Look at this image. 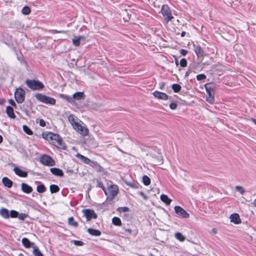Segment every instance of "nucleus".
I'll use <instances>...</instances> for the list:
<instances>
[{
  "mask_svg": "<svg viewBox=\"0 0 256 256\" xmlns=\"http://www.w3.org/2000/svg\"><path fill=\"white\" fill-rule=\"evenodd\" d=\"M43 138H50L54 144L60 148H63L64 144L62 138L58 134L49 132L47 134H42Z\"/></svg>",
  "mask_w": 256,
  "mask_h": 256,
  "instance_id": "f257e3e1",
  "label": "nucleus"
},
{
  "mask_svg": "<svg viewBox=\"0 0 256 256\" xmlns=\"http://www.w3.org/2000/svg\"><path fill=\"white\" fill-rule=\"evenodd\" d=\"M119 192V189L118 186L116 184L108 185V188L104 190L105 194L108 198L110 200L114 198Z\"/></svg>",
  "mask_w": 256,
  "mask_h": 256,
  "instance_id": "f03ea898",
  "label": "nucleus"
},
{
  "mask_svg": "<svg viewBox=\"0 0 256 256\" xmlns=\"http://www.w3.org/2000/svg\"><path fill=\"white\" fill-rule=\"evenodd\" d=\"M35 98L38 101L46 104L54 105L56 102V100L54 98L40 93L36 94Z\"/></svg>",
  "mask_w": 256,
  "mask_h": 256,
  "instance_id": "7ed1b4c3",
  "label": "nucleus"
},
{
  "mask_svg": "<svg viewBox=\"0 0 256 256\" xmlns=\"http://www.w3.org/2000/svg\"><path fill=\"white\" fill-rule=\"evenodd\" d=\"M26 84L32 90H40L44 88V85L41 82L34 80H26Z\"/></svg>",
  "mask_w": 256,
  "mask_h": 256,
  "instance_id": "20e7f679",
  "label": "nucleus"
},
{
  "mask_svg": "<svg viewBox=\"0 0 256 256\" xmlns=\"http://www.w3.org/2000/svg\"><path fill=\"white\" fill-rule=\"evenodd\" d=\"M78 133L83 136H86L88 134V130L86 126L80 120H79V123L74 128H73Z\"/></svg>",
  "mask_w": 256,
  "mask_h": 256,
  "instance_id": "39448f33",
  "label": "nucleus"
},
{
  "mask_svg": "<svg viewBox=\"0 0 256 256\" xmlns=\"http://www.w3.org/2000/svg\"><path fill=\"white\" fill-rule=\"evenodd\" d=\"M40 162L46 166H52L55 165V161L50 156L47 154H43L40 157Z\"/></svg>",
  "mask_w": 256,
  "mask_h": 256,
  "instance_id": "423d86ee",
  "label": "nucleus"
},
{
  "mask_svg": "<svg viewBox=\"0 0 256 256\" xmlns=\"http://www.w3.org/2000/svg\"><path fill=\"white\" fill-rule=\"evenodd\" d=\"M14 98L18 104L22 103L25 98V92L21 88H18L14 92Z\"/></svg>",
  "mask_w": 256,
  "mask_h": 256,
  "instance_id": "0eeeda50",
  "label": "nucleus"
},
{
  "mask_svg": "<svg viewBox=\"0 0 256 256\" xmlns=\"http://www.w3.org/2000/svg\"><path fill=\"white\" fill-rule=\"evenodd\" d=\"M161 13L164 18L167 22L172 20L174 18L172 16L170 10L167 5H163L161 9Z\"/></svg>",
  "mask_w": 256,
  "mask_h": 256,
  "instance_id": "6e6552de",
  "label": "nucleus"
},
{
  "mask_svg": "<svg viewBox=\"0 0 256 256\" xmlns=\"http://www.w3.org/2000/svg\"><path fill=\"white\" fill-rule=\"evenodd\" d=\"M82 212L86 218L87 221H90L92 218L96 219L98 217L96 213L92 210L84 209L82 210Z\"/></svg>",
  "mask_w": 256,
  "mask_h": 256,
  "instance_id": "1a4fd4ad",
  "label": "nucleus"
},
{
  "mask_svg": "<svg viewBox=\"0 0 256 256\" xmlns=\"http://www.w3.org/2000/svg\"><path fill=\"white\" fill-rule=\"evenodd\" d=\"M176 213L184 218H188L190 214L182 207L176 206L174 208Z\"/></svg>",
  "mask_w": 256,
  "mask_h": 256,
  "instance_id": "9d476101",
  "label": "nucleus"
},
{
  "mask_svg": "<svg viewBox=\"0 0 256 256\" xmlns=\"http://www.w3.org/2000/svg\"><path fill=\"white\" fill-rule=\"evenodd\" d=\"M76 156L79 158L80 160L82 162H84V164H90L92 166H93V164H96V163L94 162H92L90 160L89 158H88L80 154H76Z\"/></svg>",
  "mask_w": 256,
  "mask_h": 256,
  "instance_id": "9b49d317",
  "label": "nucleus"
},
{
  "mask_svg": "<svg viewBox=\"0 0 256 256\" xmlns=\"http://www.w3.org/2000/svg\"><path fill=\"white\" fill-rule=\"evenodd\" d=\"M153 95L156 98L162 100H166L168 98V96L166 94L157 90L153 92Z\"/></svg>",
  "mask_w": 256,
  "mask_h": 256,
  "instance_id": "f8f14e48",
  "label": "nucleus"
},
{
  "mask_svg": "<svg viewBox=\"0 0 256 256\" xmlns=\"http://www.w3.org/2000/svg\"><path fill=\"white\" fill-rule=\"evenodd\" d=\"M85 38L84 36H74L72 40V44L76 46H80L82 42L84 43Z\"/></svg>",
  "mask_w": 256,
  "mask_h": 256,
  "instance_id": "ddd939ff",
  "label": "nucleus"
},
{
  "mask_svg": "<svg viewBox=\"0 0 256 256\" xmlns=\"http://www.w3.org/2000/svg\"><path fill=\"white\" fill-rule=\"evenodd\" d=\"M68 120L73 128L76 126L79 123V120H78V118L74 114H70L68 116Z\"/></svg>",
  "mask_w": 256,
  "mask_h": 256,
  "instance_id": "4468645a",
  "label": "nucleus"
},
{
  "mask_svg": "<svg viewBox=\"0 0 256 256\" xmlns=\"http://www.w3.org/2000/svg\"><path fill=\"white\" fill-rule=\"evenodd\" d=\"M14 171L16 175L20 177L26 178L28 176V173L26 172L23 171L18 168H14Z\"/></svg>",
  "mask_w": 256,
  "mask_h": 256,
  "instance_id": "2eb2a0df",
  "label": "nucleus"
},
{
  "mask_svg": "<svg viewBox=\"0 0 256 256\" xmlns=\"http://www.w3.org/2000/svg\"><path fill=\"white\" fill-rule=\"evenodd\" d=\"M230 221L236 224H239L241 222L240 216L237 214H233L230 216Z\"/></svg>",
  "mask_w": 256,
  "mask_h": 256,
  "instance_id": "dca6fc26",
  "label": "nucleus"
},
{
  "mask_svg": "<svg viewBox=\"0 0 256 256\" xmlns=\"http://www.w3.org/2000/svg\"><path fill=\"white\" fill-rule=\"evenodd\" d=\"M50 172L54 176H62L64 175V172L60 168H51L50 169Z\"/></svg>",
  "mask_w": 256,
  "mask_h": 256,
  "instance_id": "f3484780",
  "label": "nucleus"
},
{
  "mask_svg": "<svg viewBox=\"0 0 256 256\" xmlns=\"http://www.w3.org/2000/svg\"><path fill=\"white\" fill-rule=\"evenodd\" d=\"M22 190L25 193L30 194L32 192V188L26 183L22 184Z\"/></svg>",
  "mask_w": 256,
  "mask_h": 256,
  "instance_id": "a211bd4d",
  "label": "nucleus"
},
{
  "mask_svg": "<svg viewBox=\"0 0 256 256\" xmlns=\"http://www.w3.org/2000/svg\"><path fill=\"white\" fill-rule=\"evenodd\" d=\"M2 182L5 186L10 188L12 186L13 182L7 177H4L2 178Z\"/></svg>",
  "mask_w": 256,
  "mask_h": 256,
  "instance_id": "6ab92c4d",
  "label": "nucleus"
},
{
  "mask_svg": "<svg viewBox=\"0 0 256 256\" xmlns=\"http://www.w3.org/2000/svg\"><path fill=\"white\" fill-rule=\"evenodd\" d=\"M85 98V95L83 92H76L74 93L72 98H73V100L74 101V100H80L82 99H84Z\"/></svg>",
  "mask_w": 256,
  "mask_h": 256,
  "instance_id": "aec40b11",
  "label": "nucleus"
},
{
  "mask_svg": "<svg viewBox=\"0 0 256 256\" xmlns=\"http://www.w3.org/2000/svg\"><path fill=\"white\" fill-rule=\"evenodd\" d=\"M205 88L208 94H214V86L212 84H205Z\"/></svg>",
  "mask_w": 256,
  "mask_h": 256,
  "instance_id": "412c9836",
  "label": "nucleus"
},
{
  "mask_svg": "<svg viewBox=\"0 0 256 256\" xmlns=\"http://www.w3.org/2000/svg\"><path fill=\"white\" fill-rule=\"evenodd\" d=\"M88 232L92 236H99L101 235V232L98 230L90 228L88 230Z\"/></svg>",
  "mask_w": 256,
  "mask_h": 256,
  "instance_id": "4be33fe9",
  "label": "nucleus"
},
{
  "mask_svg": "<svg viewBox=\"0 0 256 256\" xmlns=\"http://www.w3.org/2000/svg\"><path fill=\"white\" fill-rule=\"evenodd\" d=\"M6 112L8 116L12 118H14L16 117V116L14 112V110L12 107L10 106H8L6 108Z\"/></svg>",
  "mask_w": 256,
  "mask_h": 256,
  "instance_id": "5701e85b",
  "label": "nucleus"
},
{
  "mask_svg": "<svg viewBox=\"0 0 256 256\" xmlns=\"http://www.w3.org/2000/svg\"><path fill=\"white\" fill-rule=\"evenodd\" d=\"M0 214L4 218H10V214L8 210L5 208H2L0 210Z\"/></svg>",
  "mask_w": 256,
  "mask_h": 256,
  "instance_id": "b1692460",
  "label": "nucleus"
},
{
  "mask_svg": "<svg viewBox=\"0 0 256 256\" xmlns=\"http://www.w3.org/2000/svg\"><path fill=\"white\" fill-rule=\"evenodd\" d=\"M160 198L161 200L165 203L166 205H170L172 202V200L169 198L168 197L166 194H162Z\"/></svg>",
  "mask_w": 256,
  "mask_h": 256,
  "instance_id": "393cba45",
  "label": "nucleus"
},
{
  "mask_svg": "<svg viewBox=\"0 0 256 256\" xmlns=\"http://www.w3.org/2000/svg\"><path fill=\"white\" fill-rule=\"evenodd\" d=\"M194 52L198 57H202L204 56V51L200 46H196L194 48Z\"/></svg>",
  "mask_w": 256,
  "mask_h": 256,
  "instance_id": "a878e982",
  "label": "nucleus"
},
{
  "mask_svg": "<svg viewBox=\"0 0 256 256\" xmlns=\"http://www.w3.org/2000/svg\"><path fill=\"white\" fill-rule=\"evenodd\" d=\"M22 242L24 246L26 248L30 247L31 242L27 238H24L22 239Z\"/></svg>",
  "mask_w": 256,
  "mask_h": 256,
  "instance_id": "bb28decb",
  "label": "nucleus"
},
{
  "mask_svg": "<svg viewBox=\"0 0 256 256\" xmlns=\"http://www.w3.org/2000/svg\"><path fill=\"white\" fill-rule=\"evenodd\" d=\"M50 190L51 193H56L60 190L59 187L55 184H52L50 186Z\"/></svg>",
  "mask_w": 256,
  "mask_h": 256,
  "instance_id": "cd10ccee",
  "label": "nucleus"
},
{
  "mask_svg": "<svg viewBox=\"0 0 256 256\" xmlns=\"http://www.w3.org/2000/svg\"><path fill=\"white\" fill-rule=\"evenodd\" d=\"M175 237L176 238L180 240V242H184L185 239H186V238L184 237V236L182 234H181L180 232H176L175 234Z\"/></svg>",
  "mask_w": 256,
  "mask_h": 256,
  "instance_id": "c85d7f7f",
  "label": "nucleus"
},
{
  "mask_svg": "<svg viewBox=\"0 0 256 256\" xmlns=\"http://www.w3.org/2000/svg\"><path fill=\"white\" fill-rule=\"evenodd\" d=\"M172 88L175 92H178L180 90L182 87L180 84H174L172 85Z\"/></svg>",
  "mask_w": 256,
  "mask_h": 256,
  "instance_id": "c756f323",
  "label": "nucleus"
},
{
  "mask_svg": "<svg viewBox=\"0 0 256 256\" xmlns=\"http://www.w3.org/2000/svg\"><path fill=\"white\" fill-rule=\"evenodd\" d=\"M60 96L62 98L66 100L68 102H70L71 104L74 102V100H73V98H72V97H70V96H69L63 94H61L60 95Z\"/></svg>",
  "mask_w": 256,
  "mask_h": 256,
  "instance_id": "7c9ffc66",
  "label": "nucleus"
},
{
  "mask_svg": "<svg viewBox=\"0 0 256 256\" xmlns=\"http://www.w3.org/2000/svg\"><path fill=\"white\" fill-rule=\"evenodd\" d=\"M112 223L114 224L117 226H120L122 224L120 219L118 217H114L112 218Z\"/></svg>",
  "mask_w": 256,
  "mask_h": 256,
  "instance_id": "2f4dec72",
  "label": "nucleus"
},
{
  "mask_svg": "<svg viewBox=\"0 0 256 256\" xmlns=\"http://www.w3.org/2000/svg\"><path fill=\"white\" fill-rule=\"evenodd\" d=\"M68 223L70 225L72 226L75 228L77 227L78 226V222L74 220V219L72 217L68 218Z\"/></svg>",
  "mask_w": 256,
  "mask_h": 256,
  "instance_id": "473e14b6",
  "label": "nucleus"
},
{
  "mask_svg": "<svg viewBox=\"0 0 256 256\" xmlns=\"http://www.w3.org/2000/svg\"><path fill=\"white\" fill-rule=\"evenodd\" d=\"M144 184L146 186H148L150 184V180L147 176H144L142 177Z\"/></svg>",
  "mask_w": 256,
  "mask_h": 256,
  "instance_id": "72a5a7b5",
  "label": "nucleus"
},
{
  "mask_svg": "<svg viewBox=\"0 0 256 256\" xmlns=\"http://www.w3.org/2000/svg\"><path fill=\"white\" fill-rule=\"evenodd\" d=\"M36 190L40 193H43L46 192V188L44 184H40L37 186Z\"/></svg>",
  "mask_w": 256,
  "mask_h": 256,
  "instance_id": "f704fd0d",
  "label": "nucleus"
},
{
  "mask_svg": "<svg viewBox=\"0 0 256 256\" xmlns=\"http://www.w3.org/2000/svg\"><path fill=\"white\" fill-rule=\"evenodd\" d=\"M33 254L35 256H43L42 254L36 246H34L33 250Z\"/></svg>",
  "mask_w": 256,
  "mask_h": 256,
  "instance_id": "c9c22d12",
  "label": "nucleus"
},
{
  "mask_svg": "<svg viewBox=\"0 0 256 256\" xmlns=\"http://www.w3.org/2000/svg\"><path fill=\"white\" fill-rule=\"evenodd\" d=\"M214 94H208V96L206 97V100L208 102L212 104L214 103Z\"/></svg>",
  "mask_w": 256,
  "mask_h": 256,
  "instance_id": "e433bc0d",
  "label": "nucleus"
},
{
  "mask_svg": "<svg viewBox=\"0 0 256 256\" xmlns=\"http://www.w3.org/2000/svg\"><path fill=\"white\" fill-rule=\"evenodd\" d=\"M24 131L28 135L32 134V130L26 125H24L22 126Z\"/></svg>",
  "mask_w": 256,
  "mask_h": 256,
  "instance_id": "4c0bfd02",
  "label": "nucleus"
},
{
  "mask_svg": "<svg viewBox=\"0 0 256 256\" xmlns=\"http://www.w3.org/2000/svg\"><path fill=\"white\" fill-rule=\"evenodd\" d=\"M126 184L130 187L134 188H139V184L138 183L136 182H126Z\"/></svg>",
  "mask_w": 256,
  "mask_h": 256,
  "instance_id": "58836bf2",
  "label": "nucleus"
},
{
  "mask_svg": "<svg viewBox=\"0 0 256 256\" xmlns=\"http://www.w3.org/2000/svg\"><path fill=\"white\" fill-rule=\"evenodd\" d=\"M28 216L26 214H25V213L19 214L18 213V218L19 220H24L26 218H27Z\"/></svg>",
  "mask_w": 256,
  "mask_h": 256,
  "instance_id": "ea45409f",
  "label": "nucleus"
},
{
  "mask_svg": "<svg viewBox=\"0 0 256 256\" xmlns=\"http://www.w3.org/2000/svg\"><path fill=\"white\" fill-rule=\"evenodd\" d=\"M10 216L12 218H18V212L14 210H12L10 213Z\"/></svg>",
  "mask_w": 256,
  "mask_h": 256,
  "instance_id": "a19ab883",
  "label": "nucleus"
},
{
  "mask_svg": "<svg viewBox=\"0 0 256 256\" xmlns=\"http://www.w3.org/2000/svg\"><path fill=\"white\" fill-rule=\"evenodd\" d=\"M30 12V8L27 6H25L22 10V13L24 14H28Z\"/></svg>",
  "mask_w": 256,
  "mask_h": 256,
  "instance_id": "79ce46f5",
  "label": "nucleus"
},
{
  "mask_svg": "<svg viewBox=\"0 0 256 256\" xmlns=\"http://www.w3.org/2000/svg\"><path fill=\"white\" fill-rule=\"evenodd\" d=\"M236 190H237L238 192H239L242 194H244L245 192L244 189L242 186H236Z\"/></svg>",
  "mask_w": 256,
  "mask_h": 256,
  "instance_id": "37998d69",
  "label": "nucleus"
},
{
  "mask_svg": "<svg viewBox=\"0 0 256 256\" xmlns=\"http://www.w3.org/2000/svg\"><path fill=\"white\" fill-rule=\"evenodd\" d=\"M206 78V76L204 74H199L196 76V79L198 80H202Z\"/></svg>",
  "mask_w": 256,
  "mask_h": 256,
  "instance_id": "c03bdc74",
  "label": "nucleus"
},
{
  "mask_svg": "<svg viewBox=\"0 0 256 256\" xmlns=\"http://www.w3.org/2000/svg\"><path fill=\"white\" fill-rule=\"evenodd\" d=\"M72 242L74 245L78 246H82L84 245V242L80 240H74Z\"/></svg>",
  "mask_w": 256,
  "mask_h": 256,
  "instance_id": "a18cd8bd",
  "label": "nucleus"
},
{
  "mask_svg": "<svg viewBox=\"0 0 256 256\" xmlns=\"http://www.w3.org/2000/svg\"><path fill=\"white\" fill-rule=\"evenodd\" d=\"M187 62L185 58H182L180 61V65L182 67H185L186 66Z\"/></svg>",
  "mask_w": 256,
  "mask_h": 256,
  "instance_id": "49530a36",
  "label": "nucleus"
},
{
  "mask_svg": "<svg viewBox=\"0 0 256 256\" xmlns=\"http://www.w3.org/2000/svg\"><path fill=\"white\" fill-rule=\"evenodd\" d=\"M98 186L99 187V188H100L102 189V190L104 192V190H106V189L104 188V185H103V184L102 183V182H101L100 181V180H98Z\"/></svg>",
  "mask_w": 256,
  "mask_h": 256,
  "instance_id": "de8ad7c7",
  "label": "nucleus"
},
{
  "mask_svg": "<svg viewBox=\"0 0 256 256\" xmlns=\"http://www.w3.org/2000/svg\"><path fill=\"white\" fill-rule=\"evenodd\" d=\"M170 108L172 110H175L177 108V104L175 102H172L170 104Z\"/></svg>",
  "mask_w": 256,
  "mask_h": 256,
  "instance_id": "09e8293b",
  "label": "nucleus"
},
{
  "mask_svg": "<svg viewBox=\"0 0 256 256\" xmlns=\"http://www.w3.org/2000/svg\"><path fill=\"white\" fill-rule=\"evenodd\" d=\"M138 194L144 198V200H146L148 199V196L142 192H140Z\"/></svg>",
  "mask_w": 256,
  "mask_h": 256,
  "instance_id": "8fccbe9b",
  "label": "nucleus"
},
{
  "mask_svg": "<svg viewBox=\"0 0 256 256\" xmlns=\"http://www.w3.org/2000/svg\"><path fill=\"white\" fill-rule=\"evenodd\" d=\"M39 124L42 126H46V122L42 119H40V120Z\"/></svg>",
  "mask_w": 256,
  "mask_h": 256,
  "instance_id": "3c124183",
  "label": "nucleus"
},
{
  "mask_svg": "<svg viewBox=\"0 0 256 256\" xmlns=\"http://www.w3.org/2000/svg\"><path fill=\"white\" fill-rule=\"evenodd\" d=\"M180 52L182 56H186L188 53V51L184 49L180 50Z\"/></svg>",
  "mask_w": 256,
  "mask_h": 256,
  "instance_id": "603ef678",
  "label": "nucleus"
},
{
  "mask_svg": "<svg viewBox=\"0 0 256 256\" xmlns=\"http://www.w3.org/2000/svg\"><path fill=\"white\" fill-rule=\"evenodd\" d=\"M158 161L159 163H162V158L161 156H159L158 158Z\"/></svg>",
  "mask_w": 256,
  "mask_h": 256,
  "instance_id": "864d4df0",
  "label": "nucleus"
},
{
  "mask_svg": "<svg viewBox=\"0 0 256 256\" xmlns=\"http://www.w3.org/2000/svg\"><path fill=\"white\" fill-rule=\"evenodd\" d=\"M9 103L12 106H16V103L12 100H9Z\"/></svg>",
  "mask_w": 256,
  "mask_h": 256,
  "instance_id": "5fc2aeb1",
  "label": "nucleus"
},
{
  "mask_svg": "<svg viewBox=\"0 0 256 256\" xmlns=\"http://www.w3.org/2000/svg\"><path fill=\"white\" fill-rule=\"evenodd\" d=\"M164 86H165L164 82H161L160 84V89L162 90L164 88Z\"/></svg>",
  "mask_w": 256,
  "mask_h": 256,
  "instance_id": "6e6d98bb",
  "label": "nucleus"
},
{
  "mask_svg": "<svg viewBox=\"0 0 256 256\" xmlns=\"http://www.w3.org/2000/svg\"><path fill=\"white\" fill-rule=\"evenodd\" d=\"M251 206L254 207H256V198L251 202Z\"/></svg>",
  "mask_w": 256,
  "mask_h": 256,
  "instance_id": "4d7b16f0",
  "label": "nucleus"
},
{
  "mask_svg": "<svg viewBox=\"0 0 256 256\" xmlns=\"http://www.w3.org/2000/svg\"><path fill=\"white\" fill-rule=\"evenodd\" d=\"M212 232L214 234H216V232H217L216 230V228H212Z\"/></svg>",
  "mask_w": 256,
  "mask_h": 256,
  "instance_id": "13d9d810",
  "label": "nucleus"
},
{
  "mask_svg": "<svg viewBox=\"0 0 256 256\" xmlns=\"http://www.w3.org/2000/svg\"><path fill=\"white\" fill-rule=\"evenodd\" d=\"M186 34L185 32H182L181 34V36L184 37Z\"/></svg>",
  "mask_w": 256,
  "mask_h": 256,
  "instance_id": "bf43d9fd",
  "label": "nucleus"
},
{
  "mask_svg": "<svg viewBox=\"0 0 256 256\" xmlns=\"http://www.w3.org/2000/svg\"><path fill=\"white\" fill-rule=\"evenodd\" d=\"M3 138L2 136L0 135V144H1L2 142Z\"/></svg>",
  "mask_w": 256,
  "mask_h": 256,
  "instance_id": "052dcab7",
  "label": "nucleus"
},
{
  "mask_svg": "<svg viewBox=\"0 0 256 256\" xmlns=\"http://www.w3.org/2000/svg\"><path fill=\"white\" fill-rule=\"evenodd\" d=\"M123 208H124V212L128 211V207H124Z\"/></svg>",
  "mask_w": 256,
  "mask_h": 256,
  "instance_id": "680f3d73",
  "label": "nucleus"
},
{
  "mask_svg": "<svg viewBox=\"0 0 256 256\" xmlns=\"http://www.w3.org/2000/svg\"><path fill=\"white\" fill-rule=\"evenodd\" d=\"M126 230L129 233H131L132 232V230H130V229H126Z\"/></svg>",
  "mask_w": 256,
  "mask_h": 256,
  "instance_id": "e2e57ef3",
  "label": "nucleus"
},
{
  "mask_svg": "<svg viewBox=\"0 0 256 256\" xmlns=\"http://www.w3.org/2000/svg\"><path fill=\"white\" fill-rule=\"evenodd\" d=\"M252 120L253 122H254L256 124V120L255 119L252 118Z\"/></svg>",
  "mask_w": 256,
  "mask_h": 256,
  "instance_id": "0e129e2a",
  "label": "nucleus"
},
{
  "mask_svg": "<svg viewBox=\"0 0 256 256\" xmlns=\"http://www.w3.org/2000/svg\"><path fill=\"white\" fill-rule=\"evenodd\" d=\"M64 32V31H60V32Z\"/></svg>",
  "mask_w": 256,
  "mask_h": 256,
  "instance_id": "69168bd1",
  "label": "nucleus"
}]
</instances>
